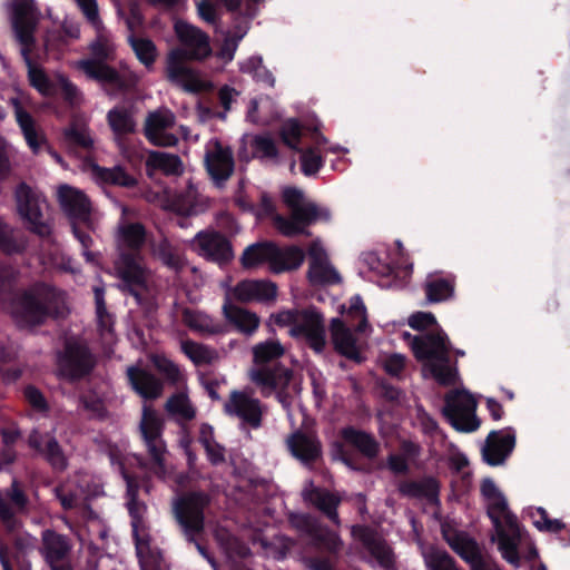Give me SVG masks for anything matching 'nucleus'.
<instances>
[{
    "instance_id": "f257e3e1",
    "label": "nucleus",
    "mask_w": 570,
    "mask_h": 570,
    "mask_svg": "<svg viewBox=\"0 0 570 570\" xmlns=\"http://www.w3.org/2000/svg\"><path fill=\"white\" fill-rule=\"evenodd\" d=\"M118 258L115 269L124 286L138 299L153 285L150 271L145 266L139 249L146 242V229L140 223L122 217L115 233Z\"/></svg>"
},
{
    "instance_id": "f03ea898",
    "label": "nucleus",
    "mask_w": 570,
    "mask_h": 570,
    "mask_svg": "<svg viewBox=\"0 0 570 570\" xmlns=\"http://www.w3.org/2000/svg\"><path fill=\"white\" fill-rule=\"evenodd\" d=\"M283 202L289 210L285 217L275 213L273 200L263 196L257 216H272L274 227L285 237L297 235L309 236L308 226L318 222H328L331 213L327 208L320 207L305 198L304 193L295 187H286L282 193Z\"/></svg>"
},
{
    "instance_id": "7ed1b4c3",
    "label": "nucleus",
    "mask_w": 570,
    "mask_h": 570,
    "mask_svg": "<svg viewBox=\"0 0 570 570\" xmlns=\"http://www.w3.org/2000/svg\"><path fill=\"white\" fill-rule=\"evenodd\" d=\"M481 494L494 527L493 540L498 542L499 551L509 563L519 566L518 547L522 541V532L507 498L492 479L482 481Z\"/></svg>"
},
{
    "instance_id": "20e7f679",
    "label": "nucleus",
    "mask_w": 570,
    "mask_h": 570,
    "mask_svg": "<svg viewBox=\"0 0 570 570\" xmlns=\"http://www.w3.org/2000/svg\"><path fill=\"white\" fill-rule=\"evenodd\" d=\"M94 28L96 30V38L89 45L91 58L79 60L75 66L88 78L104 86L121 89L126 86L121 76L106 63L107 61L114 60L116 57L114 38L105 29L104 24Z\"/></svg>"
},
{
    "instance_id": "39448f33",
    "label": "nucleus",
    "mask_w": 570,
    "mask_h": 570,
    "mask_svg": "<svg viewBox=\"0 0 570 570\" xmlns=\"http://www.w3.org/2000/svg\"><path fill=\"white\" fill-rule=\"evenodd\" d=\"M412 348L417 360L424 362V371L442 385L456 382L458 370L449 362L450 342L445 333L415 336Z\"/></svg>"
},
{
    "instance_id": "423d86ee",
    "label": "nucleus",
    "mask_w": 570,
    "mask_h": 570,
    "mask_svg": "<svg viewBox=\"0 0 570 570\" xmlns=\"http://www.w3.org/2000/svg\"><path fill=\"white\" fill-rule=\"evenodd\" d=\"M38 22V14L31 0H21L12 6V24L16 37L21 45V52L28 66L30 83L42 95L51 92V83L43 70L35 66L29 53L33 45V31Z\"/></svg>"
},
{
    "instance_id": "0eeeda50",
    "label": "nucleus",
    "mask_w": 570,
    "mask_h": 570,
    "mask_svg": "<svg viewBox=\"0 0 570 570\" xmlns=\"http://www.w3.org/2000/svg\"><path fill=\"white\" fill-rule=\"evenodd\" d=\"M59 295L48 286L40 285L16 295L7 309L21 327L41 324L47 316L56 312Z\"/></svg>"
},
{
    "instance_id": "6e6552de",
    "label": "nucleus",
    "mask_w": 570,
    "mask_h": 570,
    "mask_svg": "<svg viewBox=\"0 0 570 570\" xmlns=\"http://www.w3.org/2000/svg\"><path fill=\"white\" fill-rule=\"evenodd\" d=\"M476 405V400L468 391H452L445 395L442 413L456 431L469 433L480 426Z\"/></svg>"
},
{
    "instance_id": "1a4fd4ad",
    "label": "nucleus",
    "mask_w": 570,
    "mask_h": 570,
    "mask_svg": "<svg viewBox=\"0 0 570 570\" xmlns=\"http://www.w3.org/2000/svg\"><path fill=\"white\" fill-rule=\"evenodd\" d=\"M207 504V498L199 493H193L183 498L175 505V517L184 530L186 538L195 546L199 553L208 558L205 549L195 540V537L204 529L203 510Z\"/></svg>"
},
{
    "instance_id": "9d476101",
    "label": "nucleus",
    "mask_w": 570,
    "mask_h": 570,
    "mask_svg": "<svg viewBox=\"0 0 570 570\" xmlns=\"http://www.w3.org/2000/svg\"><path fill=\"white\" fill-rule=\"evenodd\" d=\"M14 199L17 212L27 227L40 236L49 235L50 226L43 219L42 204L45 200L41 196L27 184L21 183L14 190Z\"/></svg>"
},
{
    "instance_id": "9b49d317",
    "label": "nucleus",
    "mask_w": 570,
    "mask_h": 570,
    "mask_svg": "<svg viewBox=\"0 0 570 570\" xmlns=\"http://www.w3.org/2000/svg\"><path fill=\"white\" fill-rule=\"evenodd\" d=\"M224 411L227 415L238 419L242 424L258 429L266 406L248 390H233L224 403Z\"/></svg>"
},
{
    "instance_id": "f8f14e48",
    "label": "nucleus",
    "mask_w": 570,
    "mask_h": 570,
    "mask_svg": "<svg viewBox=\"0 0 570 570\" xmlns=\"http://www.w3.org/2000/svg\"><path fill=\"white\" fill-rule=\"evenodd\" d=\"M247 376L262 396L268 397L276 394L283 402V394L292 380V371L279 365L253 364Z\"/></svg>"
},
{
    "instance_id": "ddd939ff",
    "label": "nucleus",
    "mask_w": 570,
    "mask_h": 570,
    "mask_svg": "<svg viewBox=\"0 0 570 570\" xmlns=\"http://www.w3.org/2000/svg\"><path fill=\"white\" fill-rule=\"evenodd\" d=\"M57 197L62 212L72 225L82 224L88 228L94 227V208L82 190L69 185H61L57 189Z\"/></svg>"
},
{
    "instance_id": "4468645a",
    "label": "nucleus",
    "mask_w": 570,
    "mask_h": 570,
    "mask_svg": "<svg viewBox=\"0 0 570 570\" xmlns=\"http://www.w3.org/2000/svg\"><path fill=\"white\" fill-rule=\"evenodd\" d=\"M175 124V114L166 107H160L147 114L144 134L153 145L171 147L178 142L177 136L171 132Z\"/></svg>"
},
{
    "instance_id": "2eb2a0df",
    "label": "nucleus",
    "mask_w": 570,
    "mask_h": 570,
    "mask_svg": "<svg viewBox=\"0 0 570 570\" xmlns=\"http://www.w3.org/2000/svg\"><path fill=\"white\" fill-rule=\"evenodd\" d=\"M174 29L183 47L171 51H180L183 60H203L210 56L209 38L199 28L178 20Z\"/></svg>"
},
{
    "instance_id": "dca6fc26",
    "label": "nucleus",
    "mask_w": 570,
    "mask_h": 570,
    "mask_svg": "<svg viewBox=\"0 0 570 570\" xmlns=\"http://www.w3.org/2000/svg\"><path fill=\"white\" fill-rule=\"evenodd\" d=\"M181 59L180 51H170L166 59L167 79L187 92H200L212 87L198 71L189 68Z\"/></svg>"
},
{
    "instance_id": "f3484780",
    "label": "nucleus",
    "mask_w": 570,
    "mask_h": 570,
    "mask_svg": "<svg viewBox=\"0 0 570 570\" xmlns=\"http://www.w3.org/2000/svg\"><path fill=\"white\" fill-rule=\"evenodd\" d=\"M71 550L72 543L68 537L50 529L42 531L40 554L50 570H73Z\"/></svg>"
},
{
    "instance_id": "a211bd4d",
    "label": "nucleus",
    "mask_w": 570,
    "mask_h": 570,
    "mask_svg": "<svg viewBox=\"0 0 570 570\" xmlns=\"http://www.w3.org/2000/svg\"><path fill=\"white\" fill-rule=\"evenodd\" d=\"M94 357L86 345L68 342L65 353L58 358V373L67 380H77L94 367Z\"/></svg>"
},
{
    "instance_id": "6ab92c4d",
    "label": "nucleus",
    "mask_w": 570,
    "mask_h": 570,
    "mask_svg": "<svg viewBox=\"0 0 570 570\" xmlns=\"http://www.w3.org/2000/svg\"><path fill=\"white\" fill-rule=\"evenodd\" d=\"M307 277L313 285H333L341 282V276L331 264L326 250L320 239H315L308 247Z\"/></svg>"
},
{
    "instance_id": "aec40b11",
    "label": "nucleus",
    "mask_w": 570,
    "mask_h": 570,
    "mask_svg": "<svg viewBox=\"0 0 570 570\" xmlns=\"http://www.w3.org/2000/svg\"><path fill=\"white\" fill-rule=\"evenodd\" d=\"M107 121L121 155L131 159L135 151L131 148V142L126 137L136 131L137 125L132 112L125 107H115L108 111Z\"/></svg>"
},
{
    "instance_id": "412c9836",
    "label": "nucleus",
    "mask_w": 570,
    "mask_h": 570,
    "mask_svg": "<svg viewBox=\"0 0 570 570\" xmlns=\"http://www.w3.org/2000/svg\"><path fill=\"white\" fill-rule=\"evenodd\" d=\"M291 335L303 338L317 353L325 344V328L323 317L315 311H303L297 325L289 331Z\"/></svg>"
},
{
    "instance_id": "4be33fe9",
    "label": "nucleus",
    "mask_w": 570,
    "mask_h": 570,
    "mask_svg": "<svg viewBox=\"0 0 570 570\" xmlns=\"http://www.w3.org/2000/svg\"><path fill=\"white\" fill-rule=\"evenodd\" d=\"M193 247L200 256L219 264L226 263L233 257L229 242L216 232L198 233L193 240Z\"/></svg>"
},
{
    "instance_id": "5701e85b",
    "label": "nucleus",
    "mask_w": 570,
    "mask_h": 570,
    "mask_svg": "<svg viewBox=\"0 0 570 570\" xmlns=\"http://www.w3.org/2000/svg\"><path fill=\"white\" fill-rule=\"evenodd\" d=\"M205 164L208 174L217 184L226 180L234 170L230 149L216 139L209 140L206 145Z\"/></svg>"
},
{
    "instance_id": "b1692460",
    "label": "nucleus",
    "mask_w": 570,
    "mask_h": 570,
    "mask_svg": "<svg viewBox=\"0 0 570 570\" xmlns=\"http://www.w3.org/2000/svg\"><path fill=\"white\" fill-rule=\"evenodd\" d=\"M286 445L291 454L304 464L315 462L322 455V445L313 433L296 431L292 433Z\"/></svg>"
},
{
    "instance_id": "393cba45",
    "label": "nucleus",
    "mask_w": 570,
    "mask_h": 570,
    "mask_svg": "<svg viewBox=\"0 0 570 570\" xmlns=\"http://www.w3.org/2000/svg\"><path fill=\"white\" fill-rule=\"evenodd\" d=\"M230 294L234 299L247 302H273L277 295V287L267 281L247 279L236 284Z\"/></svg>"
},
{
    "instance_id": "a878e982",
    "label": "nucleus",
    "mask_w": 570,
    "mask_h": 570,
    "mask_svg": "<svg viewBox=\"0 0 570 570\" xmlns=\"http://www.w3.org/2000/svg\"><path fill=\"white\" fill-rule=\"evenodd\" d=\"M144 443L148 453V460L142 461L138 459L139 466L147 475L164 479L167 473L168 452L163 436L145 439Z\"/></svg>"
},
{
    "instance_id": "bb28decb",
    "label": "nucleus",
    "mask_w": 570,
    "mask_h": 570,
    "mask_svg": "<svg viewBox=\"0 0 570 570\" xmlns=\"http://www.w3.org/2000/svg\"><path fill=\"white\" fill-rule=\"evenodd\" d=\"M209 207L207 197L198 191L196 184L186 180V188L178 191L173 199V208L181 215H196Z\"/></svg>"
},
{
    "instance_id": "cd10ccee",
    "label": "nucleus",
    "mask_w": 570,
    "mask_h": 570,
    "mask_svg": "<svg viewBox=\"0 0 570 570\" xmlns=\"http://www.w3.org/2000/svg\"><path fill=\"white\" fill-rule=\"evenodd\" d=\"M515 445V438L507 431L491 432L483 448V458L491 465L502 464Z\"/></svg>"
},
{
    "instance_id": "c85d7f7f",
    "label": "nucleus",
    "mask_w": 570,
    "mask_h": 570,
    "mask_svg": "<svg viewBox=\"0 0 570 570\" xmlns=\"http://www.w3.org/2000/svg\"><path fill=\"white\" fill-rule=\"evenodd\" d=\"M222 313L230 325L240 333L252 335L259 326V317L245 308L238 307L232 303L230 297H226L222 307Z\"/></svg>"
},
{
    "instance_id": "c756f323",
    "label": "nucleus",
    "mask_w": 570,
    "mask_h": 570,
    "mask_svg": "<svg viewBox=\"0 0 570 570\" xmlns=\"http://www.w3.org/2000/svg\"><path fill=\"white\" fill-rule=\"evenodd\" d=\"M131 387L144 399L154 400L163 394V383L151 373L131 366L127 370Z\"/></svg>"
},
{
    "instance_id": "7c9ffc66",
    "label": "nucleus",
    "mask_w": 570,
    "mask_h": 570,
    "mask_svg": "<svg viewBox=\"0 0 570 570\" xmlns=\"http://www.w3.org/2000/svg\"><path fill=\"white\" fill-rule=\"evenodd\" d=\"M181 321L191 331L200 335H213L224 333L225 326L219 321L214 320L205 312L194 308H183Z\"/></svg>"
},
{
    "instance_id": "2f4dec72",
    "label": "nucleus",
    "mask_w": 570,
    "mask_h": 570,
    "mask_svg": "<svg viewBox=\"0 0 570 570\" xmlns=\"http://www.w3.org/2000/svg\"><path fill=\"white\" fill-rule=\"evenodd\" d=\"M304 258L305 253L302 248L297 246L281 248L273 243L269 271L278 274L297 269L303 264Z\"/></svg>"
},
{
    "instance_id": "473e14b6",
    "label": "nucleus",
    "mask_w": 570,
    "mask_h": 570,
    "mask_svg": "<svg viewBox=\"0 0 570 570\" xmlns=\"http://www.w3.org/2000/svg\"><path fill=\"white\" fill-rule=\"evenodd\" d=\"M29 445L45 455L55 469H66L67 458L56 439L49 435L42 436L38 432H32L29 436Z\"/></svg>"
},
{
    "instance_id": "72a5a7b5",
    "label": "nucleus",
    "mask_w": 570,
    "mask_h": 570,
    "mask_svg": "<svg viewBox=\"0 0 570 570\" xmlns=\"http://www.w3.org/2000/svg\"><path fill=\"white\" fill-rule=\"evenodd\" d=\"M331 334L333 344L338 353L348 358L360 361L356 340L348 326H346L341 320L334 318L332 321Z\"/></svg>"
},
{
    "instance_id": "f704fd0d",
    "label": "nucleus",
    "mask_w": 570,
    "mask_h": 570,
    "mask_svg": "<svg viewBox=\"0 0 570 570\" xmlns=\"http://www.w3.org/2000/svg\"><path fill=\"white\" fill-rule=\"evenodd\" d=\"M455 281L452 276H442L439 273L430 274L424 283L426 299L430 303H440L454 295Z\"/></svg>"
},
{
    "instance_id": "c9c22d12",
    "label": "nucleus",
    "mask_w": 570,
    "mask_h": 570,
    "mask_svg": "<svg viewBox=\"0 0 570 570\" xmlns=\"http://www.w3.org/2000/svg\"><path fill=\"white\" fill-rule=\"evenodd\" d=\"M303 495L305 500L309 501L312 504L322 510L331 520H333L335 523L338 522L336 507L340 503V499L336 495L325 490L315 488L312 483L304 489Z\"/></svg>"
},
{
    "instance_id": "e433bc0d",
    "label": "nucleus",
    "mask_w": 570,
    "mask_h": 570,
    "mask_svg": "<svg viewBox=\"0 0 570 570\" xmlns=\"http://www.w3.org/2000/svg\"><path fill=\"white\" fill-rule=\"evenodd\" d=\"M272 247L271 242L249 245L240 257L244 268L256 269L265 264L271 268Z\"/></svg>"
},
{
    "instance_id": "4c0bfd02",
    "label": "nucleus",
    "mask_w": 570,
    "mask_h": 570,
    "mask_svg": "<svg viewBox=\"0 0 570 570\" xmlns=\"http://www.w3.org/2000/svg\"><path fill=\"white\" fill-rule=\"evenodd\" d=\"M12 104L14 105L17 121L23 132V136L29 147L35 153H38L40 147L45 142L42 135L37 131L33 119L28 112L22 110V108L19 106L16 99H12Z\"/></svg>"
},
{
    "instance_id": "58836bf2",
    "label": "nucleus",
    "mask_w": 570,
    "mask_h": 570,
    "mask_svg": "<svg viewBox=\"0 0 570 570\" xmlns=\"http://www.w3.org/2000/svg\"><path fill=\"white\" fill-rule=\"evenodd\" d=\"M180 347L185 355L198 366L209 365L218 360V353L214 348L190 340L183 341Z\"/></svg>"
},
{
    "instance_id": "ea45409f",
    "label": "nucleus",
    "mask_w": 570,
    "mask_h": 570,
    "mask_svg": "<svg viewBox=\"0 0 570 570\" xmlns=\"http://www.w3.org/2000/svg\"><path fill=\"white\" fill-rule=\"evenodd\" d=\"M253 364L268 365L285 354V347L276 340H267L252 347Z\"/></svg>"
},
{
    "instance_id": "a19ab883",
    "label": "nucleus",
    "mask_w": 570,
    "mask_h": 570,
    "mask_svg": "<svg viewBox=\"0 0 570 570\" xmlns=\"http://www.w3.org/2000/svg\"><path fill=\"white\" fill-rule=\"evenodd\" d=\"M122 475L127 482V494L129 498L127 505L129 513L132 518L131 524L134 528V532L137 533L139 527L142 525V517L146 511V507L144 503L138 502L136 499L138 490V484L136 480L126 472H122Z\"/></svg>"
},
{
    "instance_id": "79ce46f5",
    "label": "nucleus",
    "mask_w": 570,
    "mask_h": 570,
    "mask_svg": "<svg viewBox=\"0 0 570 570\" xmlns=\"http://www.w3.org/2000/svg\"><path fill=\"white\" fill-rule=\"evenodd\" d=\"M342 436L347 443L354 445L364 455L372 458L377 454L379 445L370 434L357 431L353 428H346L342 431Z\"/></svg>"
},
{
    "instance_id": "37998d69",
    "label": "nucleus",
    "mask_w": 570,
    "mask_h": 570,
    "mask_svg": "<svg viewBox=\"0 0 570 570\" xmlns=\"http://www.w3.org/2000/svg\"><path fill=\"white\" fill-rule=\"evenodd\" d=\"M163 417L151 406L144 405L139 423L142 440L163 436Z\"/></svg>"
},
{
    "instance_id": "c03bdc74",
    "label": "nucleus",
    "mask_w": 570,
    "mask_h": 570,
    "mask_svg": "<svg viewBox=\"0 0 570 570\" xmlns=\"http://www.w3.org/2000/svg\"><path fill=\"white\" fill-rule=\"evenodd\" d=\"M165 409L168 414L179 421H189L196 415L195 407L191 405L187 395L183 392L170 396L165 404Z\"/></svg>"
},
{
    "instance_id": "a18cd8bd",
    "label": "nucleus",
    "mask_w": 570,
    "mask_h": 570,
    "mask_svg": "<svg viewBox=\"0 0 570 570\" xmlns=\"http://www.w3.org/2000/svg\"><path fill=\"white\" fill-rule=\"evenodd\" d=\"M151 253L160 259L166 266L173 269H179L184 266V259L177 249L166 239L151 245Z\"/></svg>"
},
{
    "instance_id": "49530a36",
    "label": "nucleus",
    "mask_w": 570,
    "mask_h": 570,
    "mask_svg": "<svg viewBox=\"0 0 570 570\" xmlns=\"http://www.w3.org/2000/svg\"><path fill=\"white\" fill-rule=\"evenodd\" d=\"M95 298H96L97 316H98V324H99L101 337L108 345H111L115 343L116 337L112 332V320L106 313L105 301H104V291L100 288H96L95 289Z\"/></svg>"
},
{
    "instance_id": "de8ad7c7",
    "label": "nucleus",
    "mask_w": 570,
    "mask_h": 570,
    "mask_svg": "<svg viewBox=\"0 0 570 570\" xmlns=\"http://www.w3.org/2000/svg\"><path fill=\"white\" fill-rule=\"evenodd\" d=\"M147 164L167 175H176L181 171L179 157L167 153L151 151L148 156Z\"/></svg>"
},
{
    "instance_id": "09e8293b",
    "label": "nucleus",
    "mask_w": 570,
    "mask_h": 570,
    "mask_svg": "<svg viewBox=\"0 0 570 570\" xmlns=\"http://www.w3.org/2000/svg\"><path fill=\"white\" fill-rule=\"evenodd\" d=\"M131 48L137 59L147 68L150 69L158 56L155 43L146 38L129 39Z\"/></svg>"
},
{
    "instance_id": "8fccbe9b",
    "label": "nucleus",
    "mask_w": 570,
    "mask_h": 570,
    "mask_svg": "<svg viewBox=\"0 0 570 570\" xmlns=\"http://www.w3.org/2000/svg\"><path fill=\"white\" fill-rule=\"evenodd\" d=\"M353 533L360 535L365 546L382 563L391 561L390 549L379 539L373 538L372 532L366 528H354Z\"/></svg>"
},
{
    "instance_id": "3c124183",
    "label": "nucleus",
    "mask_w": 570,
    "mask_h": 570,
    "mask_svg": "<svg viewBox=\"0 0 570 570\" xmlns=\"http://www.w3.org/2000/svg\"><path fill=\"white\" fill-rule=\"evenodd\" d=\"M91 170L97 178L105 183H111L119 186H131L135 184V179L120 167L106 169L97 165H91Z\"/></svg>"
},
{
    "instance_id": "603ef678",
    "label": "nucleus",
    "mask_w": 570,
    "mask_h": 570,
    "mask_svg": "<svg viewBox=\"0 0 570 570\" xmlns=\"http://www.w3.org/2000/svg\"><path fill=\"white\" fill-rule=\"evenodd\" d=\"M423 557L430 570H458L453 560L443 550L430 547L423 551Z\"/></svg>"
},
{
    "instance_id": "864d4df0",
    "label": "nucleus",
    "mask_w": 570,
    "mask_h": 570,
    "mask_svg": "<svg viewBox=\"0 0 570 570\" xmlns=\"http://www.w3.org/2000/svg\"><path fill=\"white\" fill-rule=\"evenodd\" d=\"M400 490L405 495L425 497L433 501L438 495V483L435 480L429 479L422 482L402 484Z\"/></svg>"
},
{
    "instance_id": "5fc2aeb1",
    "label": "nucleus",
    "mask_w": 570,
    "mask_h": 570,
    "mask_svg": "<svg viewBox=\"0 0 570 570\" xmlns=\"http://www.w3.org/2000/svg\"><path fill=\"white\" fill-rule=\"evenodd\" d=\"M533 525L540 531L559 532L564 524L558 519H550L543 508H534L529 511Z\"/></svg>"
},
{
    "instance_id": "6e6d98bb",
    "label": "nucleus",
    "mask_w": 570,
    "mask_h": 570,
    "mask_svg": "<svg viewBox=\"0 0 570 570\" xmlns=\"http://www.w3.org/2000/svg\"><path fill=\"white\" fill-rule=\"evenodd\" d=\"M346 318L350 326H354L362 332L366 326V309L360 296H354L350 301L346 311Z\"/></svg>"
},
{
    "instance_id": "4d7b16f0",
    "label": "nucleus",
    "mask_w": 570,
    "mask_h": 570,
    "mask_svg": "<svg viewBox=\"0 0 570 570\" xmlns=\"http://www.w3.org/2000/svg\"><path fill=\"white\" fill-rule=\"evenodd\" d=\"M454 549L470 563L472 570H500L498 566L482 560L478 556L474 544L471 542L464 543L461 549L458 547H454Z\"/></svg>"
},
{
    "instance_id": "13d9d810",
    "label": "nucleus",
    "mask_w": 570,
    "mask_h": 570,
    "mask_svg": "<svg viewBox=\"0 0 570 570\" xmlns=\"http://www.w3.org/2000/svg\"><path fill=\"white\" fill-rule=\"evenodd\" d=\"M65 140L69 145H75L89 149L94 145V140L89 134V130L85 126H71L65 130Z\"/></svg>"
},
{
    "instance_id": "bf43d9fd",
    "label": "nucleus",
    "mask_w": 570,
    "mask_h": 570,
    "mask_svg": "<svg viewBox=\"0 0 570 570\" xmlns=\"http://www.w3.org/2000/svg\"><path fill=\"white\" fill-rule=\"evenodd\" d=\"M253 153L256 157L275 159L277 157V148L273 138L267 135H258L252 139Z\"/></svg>"
},
{
    "instance_id": "052dcab7",
    "label": "nucleus",
    "mask_w": 570,
    "mask_h": 570,
    "mask_svg": "<svg viewBox=\"0 0 570 570\" xmlns=\"http://www.w3.org/2000/svg\"><path fill=\"white\" fill-rule=\"evenodd\" d=\"M281 137L289 148L298 150V142L302 136V126L294 119L285 121L281 128Z\"/></svg>"
},
{
    "instance_id": "680f3d73",
    "label": "nucleus",
    "mask_w": 570,
    "mask_h": 570,
    "mask_svg": "<svg viewBox=\"0 0 570 570\" xmlns=\"http://www.w3.org/2000/svg\"><path fill=\"white\" fill-rule=\"evenodd\" d=\"M323 165V159L316 149L308 148L302 153L301 169L305 176L315 175Z\"/></svg>"
},
{
    "instance_id": "e2e57ef3",
    "label": "nucleus",
    "mask_w": 570,
    "mask_h": 570,
    "mask_svg": "<svg viewBox=\"0 0 570 570\" xmlns=\"http://www.w3.org/2000/svg\"><path fill=\"white\" fill-rule=\"evenodd\" d=\"M226 9L233 14L252 18L256 12V2L254 0H220Z\"/></svg>"
},
{
    "instance_id": "0e129e2a",
    "label": "nucleus",
    "mask_w": 570,
    "mask_h": 570,
    "mask_svg": "<svg viewBox=\"0 0 570 570\" xmlns=\"http://www.w3.org/2000/svg\"><path fill=\"white\" fill-rule=\"evenodd\" d=\"M197 13L202 20L209 24H216L218 21V8L210 0H199L196 2Z\"/></svg>"
},
{
    "instance_id": "69168bd1",
    "label": "nucleus",
    "mask_w": 570,
    "mask_h": 570,
    "mask_svg": "<svg viewBox=\"0 0 570 570\" xmlns=\"http://www.w3.org/2000/svg\"><path fill=\"white\" fill-rule=\"evenodd\" d=\"M76 2L92 27L102 24L96 0H76Z\"/></svg>"
},
{
    "instance_id": "338daca9",
    "label": "nucleus",
    "mask_w": 570,
    "mask_h": 570,
    "mask_svg": "<svg viewBox=\"0 0 570 570\" xmlns=\"http://www.w3.org/2000/svg\"><path fill=\"white\" fill-rule=\"evenodd\" d=\"M382 364L390 375H399L405 366V357L401 354H390L382 358Z\"/></svg>"
},
{
    "instance_id": "774afa93",
    "label": "nucleus",
    "mask_w": 570,
    "mask_h": 570,
    "mask_svg": "<svg viewBox=\"0 0 570 570\" xmlns=\"http://www.w3.org/2000/svg\"><path fill=\"white\" fill-rule=\"evenodd\" d=\"M436 323L432 313L417 312L409 317V325L414 330H424Z\"/></svg>"
}]
</instances>
